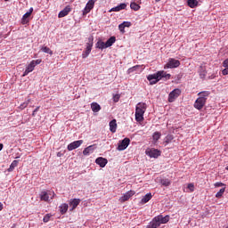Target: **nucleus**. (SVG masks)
<instances>
[{
    "mask_svg": "<svg viewBox=\"0 0 228 228\" xmlns=\"http://www.w3.org/2000/svg\"><path fill=\"white\" fill-rule=\"evenodd\" d=\"M226 228H228V225L226 226Z\"/></svg>",
    "mask_w": 228,
    "mask_h": 228,
    "instance_id": "4d7b16f0",
    "label": "nucleus"
},
{
    "mask_svg": "<svg viewBox=\"0 0 228 228\" xmlns=\"http://www.w3.org/2000/svg\"><path fill=\"white\" fill-rule=\"evenodd\" d=\"M200 77H202V75H200Z\"/></svg>",
    "mask_w": 228,
    "mask_h": 228,
    "instance_id": "6e6d98bb",
    "label": "nucleus"
},
{
    "mask_svg": "<svg viewBox=\"0 0 228 228\" xmlns=\"http://www.w3.org/2000/svg\"><path fill=\"white\" fill-rule=\"evenodd\" d=\"M126 8H127V4L123 3L116 7L111 8L110 12H120L122 10H126Z\"/></svg>",
    "mask_w": 228,
    "mask_h": 228,
    "instance_id": "a211bd4d",
    "label": "nucleus"
},
{
    "mask_svg": "<svg viewBox=\"0 0 228 228\" xmlns=\"http://www.w3.org/2000/svg\"><path fill=\"white\" fill-rule=\"evenodd\" d=\"M187 188L190 191H193L195 190V185H193V183H189Z\"/></svg>",
    "mask_w": 228,
    "mask_h": 228,
    "instance_id": "ea45409f",
    "label": "nucleus"
},
{
    "mask_svg": "<svg viewBox=\"0 0 228 228\" xmlns=\"http://www.w3.org/2000/svg\"><path fill=\"white\" fill-rule=\"evenodd\" d=\"M151 199H152V194H151V193H147V194L142 199V204H147V202H149V200H151Z\"/></svg>",
    "mask_w": 228,
    "mask_h": 228,
    "instance_id": "bb28decb",
    "label": "nucleus"
},
{
    "mask_svg": "<svg viewBox=\"0 0 228 228\" xmlns=\"http://www.w3.org/2000/svg\"><path fill=\"white\" fill-rule=\"evenodd\" d=\"M19 165V160H13L10 165L9 168L7 169L8 172H13L15 167Z\"/></svg>",
    "mask_w": 228,
    "mask_h": 228,
    "instance_id": "a878e982",
    "label": "nucleus"
},
{
    "mask_svg": "<svg viewBox=\"0 0 228 228\" xmlns=\"http://www.w3.org/2000/svg\"><path fill=\"white\" fill-rule=\"evenodd\" d=\"M224 193H225V187L220 189V191L216 194V199H220Z\"/></svg>",
    "mask_w": 228,
    "mask_h": 228,
    "instance_id": "72a5a7b5",
    "label": "nucleus"
},
{
    "mask_svg": "<svg viewBox=\"0 0 228 228\" xmlns=\"http://www.w3.org/2000/svg\"><path fill=\"white\" fill-rule=\"evenodd\" d=\"M89 42L86 43V51L82 53V58H88L90 53H92V47H94V37L88 38Z\"/></svg>",
    "mask_w": 228,
    "mask_h": 228,
    "instance_id": "39448f33",
    "label": "nucleus"
},
{
    "mask_svg": "<svg viewBox=\"0 0 228 228\" xmlns=\"http://www.w3.org/2000/svg\"><path fill=\"white\" fill-rule=\"evenodd\" d=\"M130 8H131V10H134V12H138V10H140V4H138L134 2H132L130 4Z\"/></svg>",
    "mask_w": 228,
    "mask_h": 228,
    "instance_id": "c756f323",
    "label": "nucleus"
},
{
    "mask_svg": "<svg viewBox=\"0 0 228 228\" xmlns=\"http://www.w3.org/2000/svg\"><path fill=\"white\" fill-rule=\"evenodd\" d=\"M223 67L228 68V58L224 61V62H223Z\"/></svg>",
    "mask_w": 228,
    "mask_h": 228,
    "instance_id": "a18cd8bd",
    "label": "nucleus"
},
{
    "mask_svg": "<svg viewBox=\"0 0 228 228\" xmlns=\"http://www.w3.org/2000/svg\"><path fill=\"white\" fill-rule=\"evenodd\" d=\"M172 140H174V135L172 134L167 135L164 142V143H166L165 145H168V143H171Z\"/></svg>",
    "mask_w": 228,
    "mask_h": 228,
    "instance_id": "2f4dec72",
    "label": "nucleus"
},
{
    "mask_svg": "<svg viewBox=\"0 0 228 228\" xmlns=\"http://www.w3.org/2000/svg\"><path fill=\"white\" fill-rule=\"evenodd\" d=\"M129 143H131V140L129 138L126 137L118 145V151H126V148L129 147Z\"/></svg>",
    "mask_w": 228,
    "mask_h": 228,
    "instance_id": "9d476101",
    "label": "nucleus"
},
{
    "mask_svg": "<svg viewBox=\"0 0 228 228\" xmlns=\"http://www.w3.org/2000/svg\"><path fill=\"white\" fill-rule=\"evenodd\" d=\"M210 94L211 93L209 91H202V92H200L198 95L200 99H205V101H208V97H209Z\"/></svg>",
    "mask_w": 228,
    "mask_h": 228,
    "instance_id": "412c9836",
    "label": "nucleus"
},
{
    "mask_svg": "<svg viewBox=\"0 0 228 228\" xmlns=\"http://www.w3.org/2000/svg\"><path fill=\"white\" fill-rule=\"evenodd\" d=\"M150 158H159L161 156V151L159 150L153 149L147 152Z\"/></svg>",
    "mask_w": 228,
    "mask_h": 228,
    "instance_id": "f3484780",
    "label": "nucleus"
},
{
    "mask_svg": "<svg viewBox=\"0 0 228 228\" xmlns=\"http://www.w3.org/2000/svg\"><path fill=\"white\" fill-rule=\"evenodd\" d=\"M41 51L43 53H45L46 54H50L51 56H53V50H51V48L47 47V46H43L41 48Z\"/></svg>",
    "mask_w": 228,
    "mask_h": 228,
    "instance_id": "7c9ffc66",
    "label": "nucleus"
},
{
    "mask_svg": "<svg viewBox=\"0 0 228 228\" xmlns=\"http://www.w3.org/2000/svg\"><path fill=\"white\" fill-rule=\"evenodd\" d=\"M83 145V140L74 141L68 145V151H74Z\"/></svg>",
    "mask_w": 228,
    "mask_h": 228,
    "instance_id": "f8f14e48",
    "label": "nucleus"
},
{
    "mask_svg": "<svg viewBox=\"0 0 228 228\" xmlns=\"http://www.w3.org/2000/svg\"><path fill=\"white\" fill-rule=\"evenodd\" d=\"M133 195H134V191H128L119 199V200L120 202H126L129 200Z\"/></svg>",
    "mask_w": 228,
    "mask_h": 228,
    "instance_id": "2eb2a0df",
    "label": "nucleus"
},
{
    "mask_svg": "<svg viewBox=\"0 0 228 228\" xmlns=\"http://www.w3.org/2000/svg\"><path fill=\"white\" fill-rule=\"evenodd\" d=\"M54 191H43L40 194V199L41 200H44L45 202H49V199H51V200H53V199H54Z\"/></svg>",
    "mask_w": 228,
    "mask_h": 228,
    "instance_id": "423d86ee",
    "label": "nucleus"
},
{
    "mask_svg": "<svg viewBox=\"0 0 228 228\" xmlns=\"http://www.w3.org/2000/svg\"><path fill=\"white\" fill-rule=\"evenodd\" d=\"M147 111V104L139 102L135 107V120L136 122H143V115Z\"/></svg>",
    "mask_w": 228,
    "mask_h": 228,
    "instance_id": "7ed1b4c3",
    "label": "nucleus"
},
{
    "mask_svg": "<svg viewBox=\"0 0 228 228\" xmlns=\"http://www.w3.org/2000/svg\"><path fill=\"white\" fill-rule=\"evenodd\" d=\"M0 151H3V143H0Z\"/></svg>",
    "mask_w": 228,
    "mask_h": 228,
    "instance_id": "8fccbe9b",
    "label": "nucleus"
},
{
    "mask_svg": "<svg viewBox=\"0 0 228 228\" xmlns=\"http://www.w3.org/2000/svg\"><path fill=\"white\" fill-rule=\"evenodd\" d=\"M91 110L92 111H94V113H99V110H101V105L97 102H92Z\"/></svg>",
    "mask_w": 228,
    "mask_h": 228,
    "instance_id": "4be33fe9",
    "label": "nucleus"
},
{
    "mask_svg": "<svg viewBox=\"0 0 228 228\" xmlns=\"http://www.w3.org/2000/svg\"><path fill=\"white\" fill-rule=\"evenodd\" d=\"M51 216H53V215L51 214H46L44 218H43V222H45V224H47V222H49V220H51Z\"/></svg>",
    "mask_w": 228,
    "mask_h": 228,
    "instance_id": "c9c22d12",
    "label": "nucleus"
},
{
    "mask_svg": "<svg viewBox=\"0 0 228 228\" xmlns=\"http://www.w3.org/2000/svg\"><path fill=\"white\" fill-rule=\"evenodd\" d=\"M70 12H72V8H70V5L66 6L62 11L59 12V19H62V17H67V15L70 13Z\"/></svg>",
    "mask_w": 228,
    "mask_h": 228,
    "instance_id": "ddd939ff",
    "label": "nucleus"
},
{
    "mask_svg": "<svg viewBox=\"0 0 228 228\" xmlns=\"http://www.w3.org/2000/svg\"><path fill=\"white\" fill-rule=\"evenodd\" d=\"M160 138H161V133L155 132L153 134V140H155V142H158V140H159Z\"/></svg>",
    "mask_w": 228,
    "mask_h": 228,
    "instance_id": "f704fd0d",
    "label": "nucleus"
},
{
    "mask_svg": "<svg viewBox=\"0 0 228 228\" xmlns=\"http://www.w3.org/2000/svg\"><path fill=\"white\" fill-rule=\"evenodd\" d=\"M4 1L8 2V1H10V0H4Z\"/></svg>",
    "mask_w": 228,
    "mask_h": 228,
    "instance_id": "5fc2aeb1",
    "label": "nucleus"
},
{
    "mask_svg": "<svg viewBox=\"0 0 228 228\" xmlns=\"http://www.w3.org/2000/svg\"><path fill=\"white\" fill-rule=\"evenodd\" d=\"M28 13H30V15H31V13H33V7H31V8L29 9V12H28Z\"/></svg>",
    "mask_w": 228,
    "mask_h": 228,
    "instance_id": "09e8293b",
    "label": "nucleus"
},
{
    "mask_svg": "<svg viewBox=\"0 0 228 228\" xmlns=\"http://www.w3.org/2000/svg\"><path fill=\"white\" fill-rule=\"evenodd\" d=\"M40 110V106L37 107L35 110H34V113H37V111H38Z\"/></svg>",
    "mask_w": 228,
    "mask_h": 228,
    "instance_id": "49530a36",
    "label": "nucleus"
},
{
    "mask_svg": "<svg viewBox=\"0 0 228 228\" xmlns=\"http://www.w3.org/2000/svg\"><path fill=\"white\" fill-rule=\"evenodd\" d=\"M159 1H161V0H155L156 3H159Z\"/></svg>",
    "mask_w": 228,
    "mask_h": 228,
    "instance_id": "603ef678",
    "label": "nucleus"
},
{
    "mask_svg": "<svg viewBox=\"0 0 228 228\" xmlns=\"http://www.w3.org/2000/svg\"><path fill=\"white\" fill-rule=\"evenodd\" d=\"M140 66L136 65V66H134L132 68H129L128 70H127V73L128 74H132V72H134L136 70V69H138Z\"/></svg>",
    "mask_w": 228,
    "mask_h": 228,
    "instance_id": "e433bc0d",
    "label": "nucleus"
},
{
    "mask_svg": "<svg viewBox=\"0 0 228 228\" xmlns=\"http://www.w3.org/2000/svg\"><path fill=\"white\" fill-rule=\"evenodd\" d=\"M118 29L121 33H126V27H124L122 23L118 25Z\"/></svg>",
    "mask_w": 228,
    "mask_h": 228,
    "instance_id": "4c0bfd02",
    "label": "nucleus"
},
{
    "mask_svg": "<svg viewBox=\"0 0 228 228\" xmlns=\"http://www.w3.org/2000/svg\"><path fill=\"white\" fill-rule=\"evenodd\" d=\"M223 76H227L228 75V68H225L224 69L222 70Z\"/></svg>",
    "mask_w": 228,
    "mask_h": 228,
    "instance_id": "c03bdc74",
    "label": "nucleus"
},
{
    "mask_svg": "<svg viewBox=\"0 0 228 228\" xmlns=\"http://www.w3.org/2000/svg\"><path fill=\"white\" fill-rule=\"evenodd\" d=\"M3 209H4L3 203L0 202V211H3Z\"/></svg>",
    "mask_w": 228,
    "mask_h": 228,
    "instance_id": "de8ad7c7",
    "label": "nucleus"
},
{
    "mask_svg": "<svg viewBox=\"0 0 228 228\" xmlns=\"http://www.w3.org/2000/svg\"><path fill=\"white\" fill-rule=\"evenodd\" d=\"M95 163L96 165H99V167H101V168H104V167H106V165H108V159L102 157H99L95 159Z\"/></svg>",
    "mask_w": 228,
    "mask_h": 228,
    "instance_id": "4468645a",
    "label": "nucleus"
},
{
    "mask_svg": "<svg viewBox=\"0 0 228 228\" xmlns=\"http://www.w3.org/2000/svg\"><path fill=\"white\" fill-rule=\"evenodd\" d=\"M179 95H181V89L176 88L173 90L168 95V102H174V101H175Z\"/></svg>",
    "mask_w": 228,
    "mask_h": 228,
    "instance_id": "1a4fd4ad",
    "label": "nucleus"
},
{
    "mask_svg": "<svg viewBox=\"0 0 228 228\" xmlns=\"http://www.w3.org/2000/svg\"><path fill=\"white\" fill-rule=\"evenodd\" d=\"M41 63H42V59L31 61L30 63L27 66V68L23 73V77L28 76V74H29V72H33V70H35L36 65H40Z\"/></svg>",
    "mask_w": 228,
    "mask_h": 228,
    "instance_id": "20e7f679",
    "label": "nucleus"
},
{
    "mask_svg": "<svg viewBox=\"0 0 228 228\" xmlns=\"http://www.w3.org/2000/svg\"><path fill=\"white\" fill-rule=\"evenodd\" d=\"M206 106V99L204 98H198L194 102V108L196 110H202Z\"/></svg>",
    "mask_w": 228,
    "mask_h": 228,
    "instance_id": "9b49d317",
    "label": "nucleus"
},
{
    "mask_svg": "<svg viewBox=\"0 0 228 228\" xmlns=\"http://www.w3.org/2000/svg\"><path fill=\"white\" fill-rule=\"evenodd\" d=\"M59 209H60L61 215H65V213H67V211H69V204H67V203L61 204L59 207Z\"/></svg>",
    "mask_w": 228,
    "mask_h": 228,
    "instance_id": "5701e85b",
    "label": "nucleus"
},
{
    "mask_svg": "<svg viewBox=\"0 0 228 228\" xmlns=\"http://www.w3.org/2000/svg\"><path fill=\"white\" fill-rule=\"evenodd\" d=\"M160 184H162V186H170L171 182L168 180V178H163L160 180Z\"/></svg>",
    "mask_w": 228,
    "mask_h": 228,
    "instance_id": "473e14b6",
    "label": "nucleus"
},
{
    "mask_svg": "<svg viewBox=\"0 0 228 228\" xmlns=\"http://www.w3.org/2000/svg\"><path fill=\"white\" fill-rule=\"evenodd\" d=\"M110 131L111 133H117V119H112L110 124Z\"/></svg>",
    "mask_w": 228,
    "mask_h": 228,
    "instance_id": "aec40b11",
    "label": "nucleus"
},
{
    "mask_svg": "<svg viewBox=\"0 0 228 228\" xmlns=\"http://www.w3.org/2000/svg\"><path fill=\"white\" fill-rule=\"evenodd\" d=\"M96 47L97 49H108V46H106V43L102 42V41H98L96 43Z\"/></svg>",
    "mask_w": 228,
    "mask_h": 228,
    "instance_id": "cd10ccee",
    "label": "nucleus"
},
{
    "mask_svg": "<svg viewBox=\"0 0 228 228\" xmlns=\"http://www.w3.org/2000/svg\"><path fill=\"white\" fill-rule=\"evenodd\" d=\"M78 204H81L80 199H71L69 200V208H71L70 211H74V209H76V208H77Z\"/></svg>",
    "mask_w": 228,
    "mask_h": 228,
    "instance_id": "dca6fc26",
    "label": "nucleus"
},
{
    "mask_svg": "<svg viewBox=\"0 0 228 228\" xmlns=\"http://www.w3.org/2000/svg\"><path fill=\"white\" fill-rule=\"evenodd\" d=\"M94 6H95V0H89L83 10V15H86L87 13H90L92 10H94Z\"/></svg>",
    "mask_w": 228,
    "mask_h": 228,
    "instance_id": "6e6552de",
    "label": "nucleus"
},
{
    "mask_svg": "<svg viewBox=\"0 0 228 228\" xmlns=\"http://www.w3.org/2000/svg\"><path fill=\"white\" fill-rule=\"evenodd\" d=\"M119 100H120V95L115 94V95L113 96V101H114V102H118Z\"/></svg>",
    "mask_w": 228,
    "mask_h": 228,
    "instance_id": "37998d69",
    "label": "nucleus"
},
{
    "mask_svg": "<svg viewBox=\"0 0 228 228\" xmlns=\"http://www.w3.org/2000/svg\"><path fill=\"white\" fill-rule=\"evenodd\" d=\"M94 147H95V145H90V146L85 148L83 151L84 156H90V154H92V152H94Z\"/></svg>",
    "mask_w": 228,
    "mask_h": 228,
    "instance_id": "6ab92c4d",
    "label": "nucleus"
},
{
    "mask_svg": "<svg viewBox=\"0 0 228 228\" xmlns=\"http://www.w3.org/2000/svg\"><path fill=\"white\" fill-rule=\"evenodd\" d=\"M28 17H31V12H26V13L23 15L21 23H22V24H28Z\"/></svg>",
    "mask_w": 228,
    "mask_h": 228,
    "instance_id": "c85d7f7f",
    "label": "nucleus"
},
{
    "mask_svg": "<svg viewBox=\"0 0 228 228\" xmlns=\"http://www.w3.org/2000/svg\"><path fill=\"white\" fill-rule=\"evenodd\" d=\"M28 104H29V102H23L20 108V110H24L25 108H28Z\"/></svg>",
    "mask_w": 228,
    "mask_h": 228,
    "instance_id": "a19ab883",
    "label": "nucleus"
},
{
    "mask_svg": "<svg viewBox=\"0 0 228 228\" xmlns=\"http://www.w3.org/2000/svg\"><path fill=\"white\" fill-rule=\"evenodd\" d=\"M170 216H163V215H159L149 223L146 228H158L163 224H168Z\"/></svg>",
    "mask_w": 228,
    "mask_h": 228,
    "instance_id": "f257e3e1",
    "label": "nucleus"
},
{
    "mask_svg": "<svg viewBox=\"0 0 228 228\" xmlns=\"http://www.w3.org/2000/svg\"><path fill=\"white\" fill-rule=\"evenodd\" d=\"M163 77L165 79H170L171 75L167 73L166 71L161 70L155 74L149 75L147 79L148 81H150V85H156V83H158L159 81H161Z\"/></svg>",
    "mask_w": 228,
    "mask_h": 228,
    "instance_id": "f03ea898",
    "label": "nucleus"
},
{
    "mask_svg": "<svg viewBox=\"0 0 228 228\" xmlns=\"http://www.w3.org/2000/svg\"><path fill=\"white\" fill-rule=\"evenodd\" d=\"M115 42H117V37H115L114 36L110 37L107 42L105 43L106 47H111V45H113L115 44Z\"/></svg>",
    "mask_w": 228,
    "mask_h": 228,
    "instance_id": "b1692460",
    "label": "nucleus"
},
{
    "mask_svg": "<svg viewBox=\"0 0 228 228\" xmlns=\"http://www.w3.org/2000/svg\"><path fill=\"white\" fill-rule=\"evenodd\" d=\"M124 28H131V22L129 21H124L123 23Z\"/></svg>",
    "mask_w": 228,
    "mask_h": 228,
    "instance_id": "79ce46f5",
    "label": "nucleus"
},
{
    "mask_svg": "<svg viewBox=\"0 0 228 228\" xmlns=\"http://www.w3.org/2000/svg\"><path fill=\"white\" fill-rule=\"evenodd\" d=\"M36 113L37 112H35V110H34L33 113H32V117H35Z\"/></svg>",
    "mask_w": 228,
    "mask_h": 228,
    "instance_id": "3c124183",
    "label": "nucleus"
},
{
    "mask_svg": "<svg viewBox=\"0 0 228 228\" xmlns=\"http://www.w3.org/2000/svg\"><path fill=\"white\" fill-rule=\"evenodd\" d=\"M187 4L190 8H197V6H199V1H197V0H188Z\"/></svg>",
    "mask_w": 228,
    "mask_h": 228,
    "instance_id": "393cba45",
    "label": "nucleus"
},
{
    "mask_svg": "<svg viewBox=\"0 0 228 228\" xmlns=\"http://www.w3.org/2000/svg\"><path fill=\"white\" fill-rule=\"evenodd\" d=\"M225 170H228V166L225 167Z\"/></svg>",
    "mask_w": 228,
    "mask_h": 228,
    "instance_id": "864d4df0",
    "label": "nucleus"
},
{
    "mask_svg": "<svg viewBox=\"0 0 228 228\" xmlns=\"http://www.w3.org/2000/svg\"><path fill=\"white\" fill-rule=\"evenodd\" d=\"M179 65H181V61H179V60L169 58L167 63L164 66V69H177Z\"/></svg>",
    "mask_w": 228,
    "mask_h": 228,
    "instance_id": "0eeeda50",
    "label": "nucleus"
},
{
    "mask_svg": "<svg viewBox=\"0 0 228 228\" xmlns=\"http://www.w3.org/2000/svg\"><path fill=\"white\" fill-rule=\"evenodd\" d=\"M216 188H220V186H225V184L222 182H217L214 184Z\"/></svg>",
    "mask_w": 228,
    "mask_h": 228,
    "instance_id": "58836bf2",
    "label": "nucleus"
}]
</instances>
